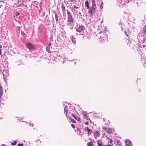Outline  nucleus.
Here are the masks:
<instances>
[{"instance_id":"3","label":"nucleus","mask_w":146,"mask_h":146,"mask_svg":"<svg viewBox=\"0 0 146 146\" xmlns=\"http://www.w3.org/2000/svg\"><path fill=\"white\" fill-rule=\"evenodd\" d=\"M26 46L27 48L30 50L32 49L35 50L36 49L35 46L31 43L27 42L26 44Z\"/></svg>"},{"instance_id":"29","label":"nucleus","mask_w":146,"mask_h":146,"mask_svg":"<svg viewBox=\"0 0 146 146\" xmlns=\"http://www.w3.org/2000/svg\"><path fill=\"white\" fill-rule=\"evenodd\" d=\"M2 93H3L2 91L1 90H0V96H1L2 95Z\"/></svg>"},{"instance_id":"17","label":"nucleus","mask_w":146,"mask_h":146,"mask_svg":"<svg viewBox=\"0 0 146 146\" xmlns=\"http://www.w3.org/2000/svg\"><path fill=\"white\" fill-rule=\"evenodd\" d=\"M61 8L62 9V10L63 12H65L66 11L65 7L64 5L62 4L61 5Z\"/></svg>"},{"instance_id":"26","label":"nucleus","mask_w":146,"mask_h":146,"mask_svg":"<svg viewBox=\"0 0 146 146\" xmlns=\"http://www.w3.org/2000/svg\"><path fill=\"white\" fill-rule=\"evenodd\" d=\"M2 47V45L0 44V55L2 53L1 48Z\"/></svg>"},{"instance_id":"22","label":"nucleus","mask_w":146,"mask_h":146,"mask_svg":"<svg viewBox=\"0 0 146 146\" xmlns=\"http://www.w3.org/2000/svg\"><path fill=\"white\" fill-rule=\"evenodd\" d=\"M103 2L102 1L101 3V5L100 6V8L101 9H102L103 7Z\"/></svg>"},{"instance_id":"10","label":"nucleus","mask_w":146,"mask_h":146,"mask_svg":"<svg viewBox=\"0 0 146 146\" xmlns=\"http://www.w3.org/2000/svg\"><path fill=\"white\" fill-rule=\"evenodd\" d=\"M98 146H103V144L101 142L100 140L97 141Z\"/></svg>"},{"instance_id":"32","label":"nucleus","mask_w":146,"mask_h":146,"mask_svg":"<svg viewBox=\"0 0 146 146\" xmlns=\"http://www.w3.org/2000/svg\"><path fill=\"white\" fill-rule=\"evenodd\" d=\"M85 124L86 125H88V124H89V123H88V121H87V122H86L85 123Z\"/></svg>"},{"instance_id":"23","label":"nucleus","mask_w":146,"mask_h":146,"mask_svg":"<svg viewBox=\"0 0 146 146\" xmlns=\"http://www.w3.org/2000/svg\"><path fill=\"white\" fill-rule=\"evenodd\" d=\"M117 146H121L122 145L121 144V143L119 141H117Z\"/></svg>"},{"instance_id":"34","label":"nucleus","mask_w":146,"mask_h":146,"mask_svg":"<svg viewBox=\"0 0 146 146\" xmlns=\"http://www.w3.org/2000/svg\"><path fill=\"white\" fill-rule=\"evenodd\" d=\"M104 146H112L111 145H106Z\"/></svg>"},{"instance_id":"33","label":"nucleus","mask_w":146,"mask_h":146,"mask_svg":"<svg viewBox=\"0 0 146 146\" xmlns=\"http://www.w3.org/2000/svg\"><path fill=\"white\" fill-rule=\"evenodd\" d=\"M51 43H49V44H48V46H49V47H50V46H51Z\"/></svg>"},{"instance_id":"12","label":"nucleus","mask_w":146,"mask_h":146,"mask_svg":"<svg viewBox=\"0 0 146 146\" xmlns=\"http://www.w3.org/2000/svg\"><path fill=\"white\" fill-rule=\"evenodd\" d=\"M71 37V40L72 42L74 44H75L76 42L75 38L73 36H72Z\"/></svg>"},{"instance_id":"2","label":"nucleus","mask_w":146,"mask_h":146,"mask_svg":"<svg viewBox=\"0 0 146 146\" xmlns=\"http://www.w3.org/2000/svg\"><path fill=\"white\" fill-rule=\"evenodd\" d=\"M96 8V6H92L88 9H89L88 12L90 16H93V14L94 13Z\"/></svg>"},{"instance_id":"24","label":"nucleus","mask_w":146,"mask_h":146,"mask_svg":"<svg viewBox=\"0 0 146 146\" xmlns=\"http://www.w3.org/2000/svg\"><path fill=\"white\" fill-rule=\"evenodd\" d=\"M70 119L71 121L72 122V123H75L76 122V121H75L72 118H70Z\"/></svg>"},{"instance_id":"5","label":"nucleus","mask_w":146,"mask_h":146,"mask_svg":"<svg viewBox=\"0 0 146 146\" xmlns=\"http://www.w3.org/2000/svg\"><path fill=\"white\" fill-rule=\"evenodd\" d=\"M84 26L82 25L79 27L76 30V31L79 33H81L84 30Z\"/></svg>"},{"instance_id":"20","label":"nucleus","mask_w":146,"mask_h":146,"mask_svg":"<svg viewBox=\"0 0 146 146\" xmlns=\"http://www.w3.org/2000/svg\"><path fill=\"white\" fill-rule=\"evenodd\" d=\"M76 131L78 134L80 135L81 133V131L80 129L79 128H77L76 129Z\"/></svg>"},{"instance_id":"9","label":"nucleus","mask_w":146,"mask_h":146,"mask_svg":"<svg viewBox=\"0 0 146 146\" xmlns=\"http://www.w3.org/2000/svg\"><path fill=\"white\" fill-rule=\"evenodd\" d=\"M73 116V117L76 120H77L78 121H79L80 120V118L78 117L77 116H76L74 115V114L73 113L71 114Z\"/></svg>"},{"instance_id":"36","label":"nucleus","mask_w":146,"mask_h":146,"mask_svg":"<svg viewBox=\"0 0 146 146\" xmlns=\"http://www.w3.org/2000/svg\"><path fill=\"white\" fill-rule=\"evenodd\" d=\"M144 28H145V29H146V26H145L144 27Z\"/></svg>"},{"instance_id":"8","label":"nucleus","mask_w":146,"mask_h":146,"mask_svg":"<svg viewBox=\"0 0 146 146\" xmlns=\"http://www.w3.org/2000/svg\"><path fill=\"white\" fill-rule=\"evenodd\" d=\"M84 117L86 119L90 120V123L92 122V121H91L90 118L89 117V115L87 114L86 113H85L84 115Z\"/></svg>"},{"instance_id":"40","label":"nucleus","mask_w":146,"mask_h":146,"mask_svg":"<svg viewBox=\"0 0 146 146\" xmlns=\"http://www.w3.org/2000/svg\"><path fill=\"white\" fill-rule=\"evenodd\" d=\"M126 35L127 36H128V35H127L126 34Z\"/></svg>"},{"instance_id":"31","label":"nucleus","mask_w":146,"mask_h":146,"mask_svg":"<svg viewBox=\"0 0 146 146\" xmlns=\"http://www.w3.org/2000/svg\"><path fill=\"white\" fill-rule=\"evenodd\" d=\"M74 8H76V9H78V7L77 6H76L75 5H74Z\"/></svg>"},{"instance_id":"28","label":"nucleus","mask_w":146,"mask_h":146,"mask_svg":"<svg viewBox=\"0 0 146 146\" xmlns=\"http://www.w3.org/2000/svg\"><path fill=\"white\" fill-rule=\"evenodd\" d=\"M19 12H16V16H17L19 15Z\"/></svg>"},{"instance_id":"18","label":"nucleus","mask_w":146,"mask_h":146,"mask_svg":"<svg viewBox=\"0 0 146 146\" xmlns=\"http://www.w3.org/2000/svg\"><path fill=\"white\" fill-rule=\"evenodd\" d=\"M93 142H90L88 143L87 144L88 146H93L94 145Z\"/></svg>"},{"instance_id":"4","label":"nucleus","mask_w":146,"mask_h":146,"mask_svg":"<svg viewBox=\"0 0 146 146\" xmlns=\"http://www.w3.org/2000/svg\"><path fill=\"white\" fill-rule=\"evenodd\" d=\"M103 129L105 132L111 134L112 133V130L108 127H104Z\"/></svg>"},{"instance_id":"14","label":"nucleus","mask_w":146,"mask_h":146,"mask_svg":"<svg viewBox=\"0 0 146 146\" xmlns=\"http://www.w3.org/2000/svg\"><path fill=\"white\" fill-rule=\"evenodd\" d=\"M106 138V140L108 141V143H112L113 141L112 139L108 137Z\"/></svg>"},{"instance_id":"39","label":"nucleus","mask_w":146,"mask_h":146,"mask_svg":"<svg viewBox=\"0 0 146 146\" xmlns=\"http://www.w3.org/2000/svg\"><path fill=\"white\" fill-rule=\"evenodd\" d=\"M102 32H100L99 33L100 34V33H102Z\"/></svg>"},{"instance_id":"19","label":"nucleus","mask_w":146,"mask_h":146,"mask_svg":"<svg viewBox=\"0 0 146 146\" xmlns=\"http://www.w3.org/2000/svg\"><path fill=\"white\" fill-rule=\"evenodd\" d=\"M46 51L49 53H51V52L50 49V47L49 46H47L46 48Z\"/></svg>"},{"instance_id":"21","label":"nucleus","mask_w":146,"mask_h":146,"mask_svg":"<svg viewBox=\"0 0 146 146\" xmlns=\"http://www.w3.org/2000/svg\"><path fill=\"white\" fill-rule=\"evenodd\" d=\"M91 1L92 3V6H96V4L95 3V0H91Z\"/></svg>"},{"instance_id":"13","label":"nucleus","mask_w":146,"mask_h":146,"mask_svg":"<svg viewBox=\"0 0 146 146\" xmlns=\"http://www.w3.org/2000/svg\"><path fill=\"white\" fill-rule=\"evenodd\" d=\"M54 14H55V15L56 20V21L57 22L58 20V16L57 15V13L55 11H54Z\"/></svg>"},{"instance_id":"38","label":"nucleus","mask_w":146,"mask_h":146,"mask_svg":"<svg viewBox=\"0 0 146 146\" xmlns=\"http://www.w3.org/2000/svg\"><path fill=\"white\" fill-rule=\"evenodd\" d=\"M6 32H7H7H8L7 31V30H6Z\"/></svg>"},{"instance_id":"41","label":"nucleus","mask_w":146,"mask_h":146,"mask_svg":"<svg viewBox=\"0 0 146 146\" xmlns=\"http://www.w3.org/2000/svg\"><path fill=\"white\" fill-rule=\"evenodd\" d=\"M144 32H145V31H144Z\"/></svg>"},{"instance_id":"25","label":"nucleus","mask_w":146,"mask_h":146,"mask_svg":"<svg viewBox=\"0 0 146 146\" xmlns=\"http://www.w3.org/2000/svg\"><path fill=\"white\" fill-rule=\"evenodd\" d=\"M16 141H14L13 142H12L11 143V144L13 145H15L16 144Z\"/></svg>"},{"instance_id":"11","label":"nucleus","mask_w":146,"mask_h":146,"mask_svg":"<svg viewBox=\"0 0 146 146\" xmlns=\"http://www.w3.org/2000/svg\"><path fill=\"white\" fill-rule=\"evenodd\" d=\"M85 5L87 9H89L90 7L88 1L87 0L86 1L85 3Z\"/></svg>"},{"instance_id":"16","label":"nucleus","mask_w":146,"mask_h":146,"mask_svg":"<svg viewBox=\"0 0 146 146\" xmlns=\"http://www.w3.org/2000/svg\"><path fill=\"white\" fill-rule=\"evenodd\" d=\"M68 112V110L67 109H66V108H64V113H66V115L67 117V118L68 117L67 116V113Z\"/></svg>"},{"instance_id":"37","label":"nucleus","mask_w":146,"mask_h":146,"mask_svg":"<svg viewBox=\"0 0 146 146\" xmlns=\"http://www.w3.org/2000/svg\"><path fill=\"white\" fill-rule=\"evenodd\" d=\"M103 23V20H102V21H101V23Z\"/></svg>"},{"instance_id":"6","label":"nucleus","mask_w":146,"mask_h":146,"mask_svg":"<svg viewBox=\"0 0 146 146\" xmlns=\"http://www.w3.org/2000/svg\"><path fill=\"white\" fill-rule=\"evenodd\" d=\"M85 129L87 131L88 134V136L91 134L92 132V129H90L88 127H86Z\"/></svg>"},{"instance_id":"7","label":"nucleus","mask_w":146,"mask_h":146,"mask_svg":"<svg viewBox=\"0 0 146 146\" xmlns=\"http://www.w3.org/2000/svg\"><path fill=\"white\" fill-rule=\"evenodd\" d=\"M100 133L98 131H96L94 133V136L95 139L98 138L100 136Z\"/></svg>"},{"instance_id":"30","label":"nucleus","mask_w":146,"mask_h":146,"mask_svg":"<svg viewBox=\"0 0 146 146\" xmlns=\"http://www.w3.org/2000/svg\"><path fill=\"white\" fill-rule=\"evenodd\" d=\"M71 126L74 129L75 127V125L73 124H72L71 125Z\"/></svg>"},{"instance_id":"35","label":"nucleus","mask_w":146,"mask_h":146,"mask_svg":"<svg viewBox=\"0 0 146 146\" xmlns=\"http://www.w3.org/2000/svg\"><path fill=\"white\" fill-rule=\"evenodd\" d=\"M70 0V1L72 2H73L74 1H76V0Z\"/></svg>"},{"instance_id":"1","label":"nucleus","mask_w":146,"mask_h":146,"mask_svg":"<svg viewBox=\"0 0 146 146\" xmlns=\"http://www.w3.org/2000/svg\"><path fill=\"white\" fill-rule=\"evenodd\" d=\"M68 19L67 21V25L69 26H72L73 25V19L71 13L68 11L67 13Z\"/></svg>"},{"instance_id":"15","label":"nucleus","mask_w":146,"mask_h":146,"mask_svg":"<svg viewBox=\"0 0 146 146\" xmlns=\"http://www.w3.org/2000/svg\"><path fill=\"white\" fill-rule=\"evenodd\" d=\"M131 143L129 141H127L126 142V146H131Z\"/></svg>"},{"instance_id":"27","label":"nucleus","mask_w":146,"mask_h":146,"mask_svg":"<svg viewBox=\"0 0 146 146\" xmlns=\"http://www.w3.org/2000/svg\"><path fill=\"white\" fill-rule=\"evenodd\" d=\"M23 143L18 144V146H23Z\"/></svg>"}]
</instances>
